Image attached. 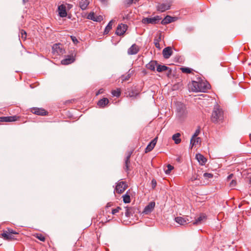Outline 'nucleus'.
I'll return each instance as SVG.
<instances>
[{"label": "nucleus", "mask_w": 251, "mask_h": 251, "mask_svg": "<svg viewBox=\"0 0 251 251\" xmlns=\"http://www.w3.org/2000/svg\"><path fill=\"white\" fill-rule=\"evenodd\" d=\"M210 88L209 84L204 81H192L189 85V89L193 92H204Z\"/></svg>", "instance_id": "f257e3e1"}, {"label": "nucleus", "mask_w": 251, "mask_h": 251, "mask_svg": "<svg viewBox=\"0 0 251 251\" xmlns=\"http://www.w3.org/2000/svg\"><path fill=\"white\" fill-rule=\"evenodd\" d=\"M211 118L214 123H218L224 119V112L220 108L219 105H217L214 106Z\"/></svg>", "instance_id": "f03ea898"}, {"label": "nucleus", "mask_w": 251, "mask_h": 251, "mask_svg": "<svg viewBox=\"0 0 251 251\" xmlns=\"http://www.w3.org/2000/svg\"><path fill=\"white\" fill-rule=\"evenodd\" d=\"M176 116L180 120L184 119L187 116V112L185 105L180 102H178L176 104Z\"/></svg>", "instance_id": "7ed1b4c3"}, {"label": "nucleus", "mask_w": 251, "mask_h": 251, "mask_svg": "<svg viewBox=\"0 0 251 251\" xmlns=\"http://www.w3.org/2000/svg\"><path fill=\"white\" fill-rule=\"evenodd\" d=\"M52 52L55 55H60L65 52V50L60 44H55L52 47Z\"/></svg>", "instance_id": "20e7f679"}, {"label": "nucleus", "mask_w": 251, "mask_h": 251, "mask_svg": "<svg viewBox=\"0 0 251 251\" xmlns=\"http://www.w3.org/2000/svg\"><path fill=\"white\" fill-rule=\"evenodd\" d=\"M127 187L126 183L124 181L119 182L116 186L115 191L119 194H121L126 190Z\"/></svg>", "instance_id": "39448f33"}, {"label": "nucleus", "mask_w": 251, "mask_h": 251, "mask_svg": "<svg viewBox=\"0 0 251 251\" xmlns=\"http://www.w3.org/2000/svg\"><path fill=\"white\" fill-rule=\"evenodd\" d=\"M127 26L125 24H120L117 27L116 34L118 35H123L127 30Z\"/></svg>", "instance_id": "423d86ee"}, {"label": "nucleus", "mask_w": 251, "mask_h": 251, "mask_svg": "<svg viewBox=\"0 0 251 251\" xmlns=\"http://www.w3.org/2000/svg\"><path fill=\"white\" fill-rule=\"evenodd\" d=\"M158 17H154L153 18H145L142 20V23L144 24H155L159 21Z\"/></svg>", "instance_id": "0eeeda50"}, {"label": "nucleus", "mask_w": 251, "mask_h": 251, "mask_svg": "<svg viewBox=\"0 0 251 251\" xmlns=\"http://www.w3.org/2000/svg\"><path fill=\"white\" fill-rule=\"evenodd\" d=\"M171 6V2H168L166 3H160L157 5V9L158 11L163 12L168 9H169L170 8Z\"/></svg>", "instance_id": "6e6552de"}, {"label": "nucleus", "mask_w": 251, "mask_h": 251, "mask_svg": "<svg viewBox=\"0 0 251 251\" xmlns=\"http://www.w3.org/2000/svg\"><path fill=\"white\" fill-rule=\"evenodd\" d=\"M87 18L95 22H101L103 20V17L102 16H96L94 12L90 13L88 15Z\"/></svg>", "instance_id": "1a4fd4ad"}, {"label": "nucleus", "mask_w": 251, "mask_h": 251, "mask_svg": "<svg viewBox=\"0 0 251 251\" xmlns=\"http://www.w3.org/2000/svg\"><path fill=\"white\" fill-rule=\"evenodd\" d=\"M155 203L154 201H151L145 207L143 213L145 214L150 213L154 209Z\"/></svg>", "instance_id": "9d476101"}, {"label": "nucleus", "mask_w": 251, "mask_h": 251, "mask_svg": "<svg viewBox=\"0 0 251 251\" xmlns=\"http://www.w3.org/2000/svg\"><path fill=\"white\" fill-rule=\"evenodd\" d=\"M173 53L172 48L171 47H168L164 48L162 51V54L163 57L165 59H168L170 57Z\"/></svg>", "instance_id": "9b49d317"}, {"label": "nucleus", "mask_w": 251, "mask_h": 251, "mask_svg": "<svg viewBox=\"0 0 251 251\" xmlns=\"http://www.w3.org/2000/svg\"><path fill=\"white\" fill-rule=\"evenodd\" d=\"M18 117L16 116H7V117H0V122H14L18 120Z\"/></svg>", "instance_id": "f8f14e48"}, {"label": "nucleus", "mask_w": 251, "mask_h": 251, "mask_svg": "<svg viewBox=\"0 0 251 251\" xmlns=\"http://www.w3.org/2000/svg\"><path fill=\"white\" fill-rule=\"evenodd\" d=\"M139 50V47L135 44H133L128 50L127 53L128 54H136Z\"/></svg>", "instance_id": "ddd939ff"}, {"label": "nucleus", "mask_w": 251, "mask_h": 251, "mask_svg": "<svg viewBox=\"0 0 251 251\" xmlns=\"http://www.w3.org/2000/svg\"><path fill=\"white\" fill-rule=\"evenodd\" d=\"M58 13L60 17H66L67 13L66 10V7L63 4H61L58 7Z\"/></svg>", "instance_id": "4468645a"}, {"label": "nucleus", "mask_w": 251, "mask_h": 251, "mask_svg": "<svg viewBox=\"0 0 251 251\" xmlns=\"http://www.w3.org/2000/svg\"><path fill=\"white\" fill-rule=\"evenodd\" d=\"M132 153L131 151L129 152L125 159L124 169L126 172L129 170L130 158Z\"/></svg>", "instance_id": "2eb2a0df"}, {"label": "nucleus", "mask_w": 251, "mask_h": 251, "mask_svg": "<svg viewBox=\"0 0 251 251\" xmlns=\"http://www.w3.org/2000/svg\"><path fill=\"white\" fill-rule=\"evenodd\" d=\"M156 142H157V138H155L147 146V147H146V148L145 149V152L147 153V152H148L152 151V149L155 147V146L156 144Z\"/></svg>", "instance_id": "dca6fc26"}, {"label": "nucleus", "mask_w": 251, "mask_h": 251, "mask_svg": "<svg viewBox=\"0 0 251 251\" xmlns=\"http://www.w3.org/2000/svg\"><path fill=\"white\" fill-rule=\"evenodd\" d=\"M196 158L201 165H204L207 161L206 158L201 153L196 154Z\"/></svg>", "instance_id": "f3484780"}, {"label": "nucleus", "mask_w": 251, "mask_h": 251, "mask_svg": "<svg viewBox=\"0 0 251 251\" xmlns=\"http://www.w3.org/2000/svg\"><path fill=\"white\" fill-rule=\"evenodd\" d=\"M31 112L33 114L42 116L46 115L47 114V112L45 111V110L38 108H33L31 110Z\"/></svg>", "instance_id": "a211bd4d"}, {"label": "nucleus", "mask_w": 251, "mask_h": 251, "mask_svg": "<svg viewBox=\"0 0 251 251\" xmlns=\"http://www.w3.org/2000/svg\"><path fill=\"white\" fill-rule=\"evenodd\" d=\"M15 234H10L9 233L3 232L1 234V236L5 240H12L16 239V238L15 237V235H14Z\"/></svg>", "instance_id": "6ab92c4d"}, {"label": "nucleus", "mask_w": 251, "mask_h": 251, "mask_svg": "<svg viewBox=\"0 0 251 251\" xmlns=\"http://www.w3.org/2000/svg\"><path fill=\"white\" fill-rule=\"evenodd\" d=\"M75 61V58L73 56L69 55L66 58L61 61V64L63 65H68L72 63Z\"/></svg>", "instance_id": "aec40b11"}, {"label": "nucleus", "mask_w": 251, "mask_h": 251, "mask_svg": "<svg viewBox=\"0 0 251 251\" xmlns=\"http://www.w3.org/2000/svg\"><path fill=\"white\" fill-rule=\"evenodd\" d=\"M176 18L167 15L161 21V24L166 25L175 21Z\"/></svg>", "instance_id": "412c9836"}, {"label": "nucleus", "mask_w": 251, "mask_h": 251, "mask_svg": "<svg viewBox=\"0 0 251 251\" xmlns=\"http://www.w3.org/2000/svg\"><path fill=\"white\" fill-rule=\"evenodd\" d=\"M189 220L186 219V218L181 217H177L175 218V221L180 225H185L187 224Z\"/></svg>", "instance_id": "4be33fe9"}, {"label": "nucleus", "mask_w": 251, "mask_h": 251, "mask_svg": "<svg viewBox=\"0 0 251 251\" xmlns=\"http://www.w3.org/2000/svg\"><path fill=\"white\" fill-rule=\"evenodd\" d=\"M109 103L108 99L104 98L98 101L97 104L100 107H104Z\"/></svg>", "instance_id": "5701e85b"}, {"label": "nucleus", "mask_w": 251, "mask_h": 251, "mask_svg": "<svg viewBox=\"0 0 251 251\" xmlns=\"http://www.w3.org/2000/svg\"><path fill=\"white\" fill-rule=\"evenodd\" d=\"M201 142V138L199 137H192L191 141H190V145L191 146V148H193L194 146H196L200 143Z\"/></svg>", "instance_id": "b1692460"}, {"label": "nucleus", "mask_w": 251, "mask_h": 251, "mask_svg": "<svg viewBox=\"0 0 251 251\" xmlns=\"http://www.w3.org/2000/svg\"><path fill=\"white\" fill-rule=\"evenodd\" d=\"M89 3L88 0H79V5L82 10H85Z\"/></svg>", "instance_id": "393cba45"}, {"label": "nucleus", "mask_w": 251, "mask_h": 251, "mask_svg": "<svg viewBox=\"0 0 251 251\" xmlns=\"http://www.w3.org/2000/svg\"><path fill=\"white\" fill-rule=\"evenodd\" d=\"M157 63L156 61H151L146 65L147 69L151 71H154L155 67L157 66Z\"/></svg>", "instance_id": "a878e982"}, {"label": "nucleus", "mask_w": 251, "mask_h": 251, "mask_svg": "<svg viewBox=\"0 0 251 251\" xmlns=\"http://www.w3.org/2000/svg\"><path fill=\"white\" fill-rule=\"evenodd\" d=\"M180 136V134L179 133H176L173 135L172 139L176 144H178L180 143L181 139Z\"/></svg>", "instance_id": "bb28decb"}, {"label": "nucleus", "mask_w": 251, "mask_h": 251, "mask_svg": "<svg viewBox=\"0 0 251 251\" xmlns=\"http://www.w3.org/2000/svg\"><path fill=\"white\" fill-rule=\"evenodd\" d=\"M206 219V217L204 215H201L193 223V225H199Z\"/></svg>", "instance_id": "cd10ccee"}, {"label": "nucleus", "mask_w": 251, "mask_h": 251, "mask_svg": "<svg viewBox=\"0 0 251 251\" xmlns=\"http://www.w3.org/2000/svg\"><path fill=\"white\" fill-rule=\"evenodd\" d=\"M112 23H113V20H111V21H110L109 22V23L108 24V25L105 28V29H104V32H103L104 34H107L109 33V32L110 31V30L111 29L112 27Z\"/></svg>", "instance_id": "c85d7f7f"}, {"label": "nucleus", "mask_w": 251, "mask_h": 251, "mask_svg": "<svg viewBox=\"0 0 251 251\" xmlns=\"http://www.w3.org/2000/svg\"><path fill=\"white\" fill-rule=\"evenodd\" d=\"M169 69L168 67L165 65H158L157 66V71L158 72H162L168 70Z\"/></svg>", "instance_id": "c756f323"}, {"label": "nucleus", "mask_w": 251, "mask_h": 251, "mask_svg": "<svg viewBox=\"0 0 251 251\" xmlns=\"http://www.w3.org/2000/svg\"><path fill=\"white\" fill-rule=\"evenodd\" d=\"M139 0H126L125 4L126 6H129L132 3H136Z\"/></svg>", "instance_id": "7c9ffc66"}, {"label": "nucleus", "mask_w": 251, "mask_h": 251, "mask_svg": "<svg viewBox=\"0 0 251 251\" xmlns=\"http://www.w3.org/2000/svg\"><path fill=\"white\" fill-rule=\"evenodd\" d=\"M112 94L113 96L119 97L121 95V90L120 89L114 90L112 91Z\"/></svg>", "instance_id": "2f4dec72"}, {"label": "nucleus", "mask_w": 251, "mask_h": 251, "mask_svg": "<svg viewBox=\"0 0 251 251\" xmlns=\"http://www.w3.org/2000/svg\"><path fill=\"white\" fill-rule=\"evenodd\" d=\"M123 201L125 203H129L130 202V198L128 195H125L123 196Z\"/></svg>", "instance_id": "473e14b6"}, {"label": "nucleus", "mask_w": 251, "mask_h": 251, "mask_svg": "<svg viewBox=\"0 0 251 251\" xmlns=\"http://www.w3.org/2000/svg\"><path fill=\"white\" fill-rule=\"evenodd\" d=\"M181 70L183 73L190 74L191 73V69L189 68H181Z\"/></svg>", "instance_id": "72a5a7b5"}, {"label": "nucleus", "mask_w": 251, "mask_h": 251, "mask_svg": "<svg viewBox=\"0 0 251 251\" xmlns=\"http://www.w3.org/2000/svg\"><path fill=\"white\" fill-rule=\"evenodd\" d=\"M167 167V169L165 171V173L166 174H169L171 173V171L173 170L174 167L171 165L170 164H168Z\"/></svg>", "instance_id": "f704fd0d"}, {"label": "nucleus", "mask_w": 251, "mask_h": 251, "mask_svg": "<svg viewBox=\"0 0 251 251\" xmlns=\"http://www.w3.org/2000/svg\"><path fill=\"white\" fill-rule=\"evenodd\" d=\"M21 37L24 40L26 38V33L24 30H21Z\"/></svg>", "instance_id": "c9c22d12"}, {"label": "nucleus", "mask_w": 251, "mask_h": 251, "mask_svg": "<svg viewBox=\"0 0 251 251\" xmlns=\"http://www.w3.org/2000/svg\"><path fill=\"white\" fill-rule=\"evenodd\" d=\"M203 177L205 178H212L213 177V175L212 174H211V173H204L203 175Z\"/></svg>", "instance_id": "e433bc0d"}, {"label": "nucleus", "mask_w": 251, "mask_h": 251, "mask_svg": "<svg viewBox=\"0 0 251 251\" xmlns=\"http://www.w3.org/2000/svg\"><path fill=\"white\" fill-rule=\"evenodd\" d=\"M197 179H200L199 175L198 174H194L190 178V180L192 181H193Z\"/></svg>", "instance_id": "4c0bfd02"}, {"label": "nucleus", "mask_w": 251, "mask_h": 251, "mask_svg": "<svg viewBox=\"0 0 251 251\" xmlns=\"http://www.w3.org/2000/svg\"><path fill=\"white\" fill-rule=\"evenodd\" d=\"M121 209V208L120 207H117L116 208L113 209L112 210V214L113 215H115L116 213H118Z\"/></svg>", "instance_id": "58836bf2"}, {"label": "nucleus", "mask_w": 251, "mask_h": 251, "mask_svg": "<svg viewBox=\"0 0 251 251\" xmlns=\"http://www.w3.org/2000/svg\"><path fill=\"white\" fill-rule=\"evenodd\" d=\"M36 237L39 239L40 240V241H45V237L42 235V234H38L36 236Z\"/></svg>", "instance_id": "ea45409f"}, {"label": "nucleus", "mask_w": 251, "mask_h": 251, "mask_svg": "<svg viewBox=\"0 0 251 251\" xmlns=\"http://www.w3.org/2000/svg\"><path fill=\"white\" fill-rule=\"evenodd\" d=\"M236 185V181L235 180H232L229 183V186L231 188H233Z\"/></svg>", "instance_id": "a19ab883"}, {"label": "nucleus", "mask_w": 251, "mask_h": 251, "mask_svg": "<svg viewBox=\"0 0 251 251\" xmlns=\"http://www.w3.org/2000/svg\"><path fill=\"white\" fill-rule=\"evenodd\" d=\"M200 133V128H198L195 132L194 135L192 137H197L199 135Z\"/></svg>", "instance_id": "79ce46f5"}, {"label": "nucleus", "mask_w": 251, "mask_h": 251, "mask_svg": "<svg viewBox=\"0 0 251 251\" xmlns=\"http://www.w3.org/2000/svg\"><path fill=\"white\" fill-rule=\"evenodd\" d=\"M4 232L9 233L10 234H18L17 232L10 228H8L7 231H4Z\"/></svg>", "instance_id": "37998d69"}, {"label": "nucleus", "mask_w": 251, "mask_h": 251, "mask_svg": "<svg viewBox=\"0 0 251 251\" xmlns=\"http://www.w3.org/2000/svg\"><path fill=\"white\" fill-rule=\"evenodd\" d=\"M71 38L74 44H76L78 42L77 39L75 37L71 36Z\"/></svg>", "instance_id": "c03bdc74"}, {"label": "nucleus", "mask_w": 251, "mask_h": 251, "mask_svg": "<svg viewBox=\"0 0 251 251\" xmlns=\"http://www.w3.org/2000/svg\"><path fill=\"white\" fill-rule=\"evenodd\" d=\"M151 184L153 188H154L156 186V181L154 179L151 180Z\"/></svg>", "instance_id": "a18cd8bd"}, {"label": "nucleus", "mask_w": 251, "mask_h": 251, "mask_svg": "<svg viewBox=\"0 0 251 251\" xmlns=\"http://www.w3.org/2000/svg\"><path fill=\"white\" fill-rule=\"evenodd\" d=\"M104 92V90L103 89H100L97 93L96 95L98 96L100 94L103 93Z\"/></svg>", "instance_id": "49530a36"}, {"label": "nucleus", "mask_w": 251, "mask_h": 251, "mask_svg": "<svg viewBox=\"0 0 251 251\" xmlns=\"http://www.w3.org/2000/svg\"><path fill=\"white\" fill-rule=\"evenodd\" d=\"M129 77H130L129 75H128L127 76H125V77L123 76V81L127 80H128Z\"/></svg>", "instance_id": "de8ad7c7"}, {"label": "nucleus", "mask_w": 251, "mask_h": 251, "mask_svg": "<svg viewBox=\"0 0 251 251\" xmlns=\"http://www.w3.org/2000/svg\"><path fill=\"white\" fill-rule=\"evenodd\" d=\"M233 176V174H230V175H229L227 176V180H230V179L232 178Z\"/></svg>", "instance_id": "09e8293b"}, {"label": "nucleus", "mask_w": 251, "mask_h": 251, "mask_svg": "<svg viewBox=\"0 0 251 251\" xmlns=\"http://www.w3.org/2000/svg\"><path fill=\"white\" fill-rule=\"evenodd\" d=\"M128 210L129 209L128 208H126V215L128 217L129 216L128 215Z\"/></svg>", "instance_id": "8fccbe9b"}, {"label": "nucleus", "mask_w": 251, "mask_h": 251, "mask_svg": "<svg viewBox=\"0 0 251 251\" xmlns=\"http://www.w3.org/2000/svg\"><path fill=\"white\" fill-rule=\"evenodd\" d=\"M154 43H155V45L156 48H159V44L157 42H156Z\"/></svg>", "instance_id": "3c124183"}, {"label": "nucleus", "mask_w": 251, "mask_h": 251, "mask_svg": "<svg viewBox=\"0 0 251 251\" xmlns=\"http://www.w3.org/2000/svg\"><path fill=\"white\" fill-rule=\"evenodd\" d=\"M27 1H28V0H23V2H24V3H25V2H27Z\"/></svg>", "instance_id": "603ef678"}, {"label": "nucleus", "mask_w": 251, "mask_h": 251, "mask_svg": "<svg viewBox=\"0 0 251 251\" xmlns=\"http://www.w3.org/2000/svg\"><path fill=\"white\" fill-rule=\"evenodd\" d=\"M143 73H144V74H146V71H143Z\"/></svg>", "instance_id": "864d4df0"}, {"label": "nucleus", "mask_w": 251, "mask_h": 251, "mask_svg": "<svg viewBox=\"0 0 251 251\" xmlns=\"http://www.w3.org/2000/svg\"><path fill=\"white\" fill-rule=\"evenodd\" d=\"M109 203H107V207H108V206H110V205H109Z\"/></svg>", "instance_id": "5fc2aeb1"}, {"label": "nucleus", "mask_w": 251, "mask_h": 251, "mask_svg": "<svg viewBox=\"0 0 251 251\" xmlns=\"http://www.w3.org/2000/svg\"><path fill=\"white\" fill-rule=\"evenodd\" d=\"M250 183H251V178L250 179Z\"/></svg>", "instance_id": "6e6d98bb"}]
</instances>
